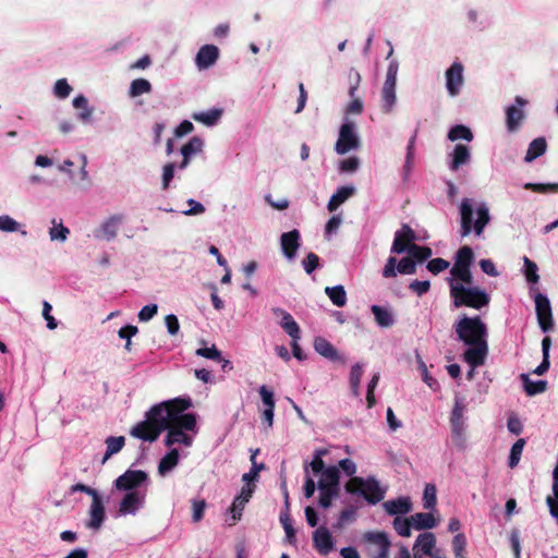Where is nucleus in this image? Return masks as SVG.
<instances>
[{
  "label": "nucleus",
  "instance_id": "obj_1",
  "mask_svg": "<svg viewBox=\"0 0 558 558\" xmlns=\"http://www.w3.org/2000/svg\"><path fill=\"white\" fill-rule=\"evenodd\" d=\"M190 405V401L180 399L155 405L148 412L147 420L132 428L131 435L146 441H155L161 430H168L165 438L167 447H191L198 429L196 415L184 412Z\"/></svg>",
  "mask_w": 558,
  "mask_h": 558
},
{
  "label": "nucleus",
  "instance_id": "obj_2",
  "mask_svg": "<svg viewBox=\"0 0 558 558\" xmlns=\"http://www.w3.org/2000/svg\"><path fill=\"white\" fill-rule=\"evenodd\" d=\"M456 333L466 347L464 361L473 367L485 363L488 353L487 327L478 317L462 315L454 324Z\"/></svg>",
  "mask_w": 558,
  "mask_h": 558
},
{
  "label": "nucleus",
  "instance_id": "obj_3",
  "mask_svg": "<svg viewBox=\"0 0 558 558\" xmlns=\"http://www.w3.org/2000/svg\"><path fill=\"white\" fill-rule=\"evenodd\" d=\"M450 296L456 307L468 306L475 310L486 307L490 302L489 294L482 288L462 279H448Z\"/></svg>",
  "mask_w": 558,
  "mask_h": 558
},
{
  "label": "nucleus",
  "instance_id": "obj_4",
  "mask_svg": "<svg viewBox=\"0 0 558 558\" xmlns=\"http://www.w3.org/2000/svg\"><path fill=\"white\" fill-rule=\"evenodd\" d=\"M461 235H469L472 230L481 236L485 227L490 221L489 208L486 203H481L476 208V220L473 221V204L470 198H463L460 204Z\"/></svg>",
  "mask_w": 558,
  "mask_h": 558
},
{
  "label": "nucleus",
  "instance_id": "obj_5",
  "mask_svg": "<svg viewBox=\"0 0 558 558\" xmlns=\"http://www.w3.org/2000/svg\"><path fill=\"white\" fill-rule=\"evenodd\" d=\"M345 489L351 494L364 497L371 504H377L385 497V490L374 478L352 477L345 484Z\"/></svg>",
  "mask_w": 558,
  "mask_h": 558
},
{
  "label": "nucleus",
  "instance_id": "obj_6",
  "mask_svg": "<svg viewBox=\"0 0 558 558\" xmlns=\"http://www.w3.org/2000/svg\"><path fill=\"white\" fill-rule=\"evenodd\" d=\"M474 259V254L471 247L462 246L456 254L454 264L450 269V277L448 279H462L469 283L473 282L471 272V265Z\"/></svg>",
  "mask_w": 558,
  "mask_h": 558
},
{
  "label": "nucleus",
  "instance_id": "obj_7",
  "mask_svg": "<svg viewBox=\"0 0 558 558\" xmlns=\"http://www.w3.org/2000/svg\"><path fill=\"white\" fill-rule=\"evenodd\" d=\"M360 147V137L356 132V125L353 121L345 118L335 145V150L339 155H344Z\"/></svg>",
  "mask_w": 558,
  "mask_h": 558
},
{
  "label": "nucleus",
  "instance_id": "obj_8",
  "mask_svg": "<svg viewBox=\"0 0 558 558\" xmlns=\"http://www.w3.org/2000/svg\"><path fill=\"white\" fill-rule=\"evenodd\" d=\"M363 541L367 544V551L372 558H388L391 543L385 532H366Z\"/></svg>",
  "mask_w": 558,
  "mask_h": 558
},
{
  "label": "nucleus",
  "instance_id": "obj_9",
  "mask_svg": "<svg viewBox=\"0 0 558 558\" xmlns=\"http://www.w3.org/2000/svg\"><path fill=\"white\" fill-rule=\"evenodd\" d=\"M397 73L398 63L391 62L387 69L386 80L381 89L383 110L386 113L391 112L396 105Z\"/></svg>",
  "mask_w": 558,
  "mask_h": 558
},
{
  "label": "nucleus",
  "instance_id": "obj_10",
  "mask_svg": "<svg viewBox=\"0 0 558 558\" xmlns=\"http://www.w3.org/2000/svg\"><path fill=\"white\" fill-rule=\"evenodd\" d=\"M146 490L125 492L119 502L118 514L121 517L136 515L144 508L146 502Z\"/></svg>",
  "mask_w": 558,
  "mask_h": 558
},
{
  "label": "nucleus",
  "instance_id": "obj_11",
  "mask_svg": "<svg viewBox=\"0 0 558 558\" xmlns=\"http://www.w3.org/2000/svg\"><path fill=\"white\" fill-rule=\"evenodd\" d=\"M147 473L141 470H128L113 483L120 492L141 490L140 487L147 481Z\"/></svg>",
  "mask_w": 558,
  "mask_h": 558
},
{
  "label": "nucleus",
  "instance_id": "obj_12",
  "mask_svg": "<svg viewBox=\"0 0 558 558\" xmlns=\"http://www.w3.org/2000/svg\"><path fill=\"white\" fill-rule=\"evenodd\" d=\"M416 270L415 262L411 257H403L399 263L396 257L390 256L383 269L385 278H393L397 274L412 275Z\"/></svg>",
  "mask_w": 558,
  "mask_h": 558
},
{
  "label": "nucleus",
  "instance_id": "obj_13",
  "mask_svg": "<svg viewBox=\"0 0 558 558\" xmlns=\"http://www.w3.org/2000/svg\"><path fill=\"white\" fill-rule=\"evenodd\" d=\"M535 310L537 322L544 332L549 331L553 326V313L548 298L542 293L535 295Z\"/></svg>",
  "mask_w": 558,
  "mask_h": 558
},
{
  "label": "nucleus",
  "instance_id": "obj_14",
  "mask_svg": "<svg viewBox=\"0 0 558 558\" xmlns=\"http://www.w3.org/2000/svg\"><path fill=\"white\" fill-rule=\"evenodd\" d=\"M464 405L457 400L451 412L450 424L453 441L461 446L463 444L464 434Z\"/></svg>",
  "mask_w": 558,
  "mask_h": 558
},
{
  "label": "nucleus",
  "instance_id": "obj_15",
  "mask_svg": "<svg viewBox=\"0 0 558 558\" xmlns=\"http://www.w3.org/2000/svg\"><path fill=\"white\" fill-rule=\"evenodd\" d=\"M414 231L409 226H402V228L395 233L391 252L395 254L408 253L410 246L414 244Z\"/></svg>",
  "mask_w": 558,
  "mask_h": 558
},
{
  "label": "nucleus",
  "instance_id": "obj_16",
  "mask_svg": "<svg viewBox=\"0 0 558 558\" xmlns=\"http://www.w3.org/2000/svg\"><path fill=\"white\" fill-rule=\"evenodd\" d=\"M88 515L89 520L86 522V527L98 531L106 519L105 505L100 495L92 499Z\"/></svg>",
  "mask_w": 558,
  "mask_h": 558
},
{
  "label": "nucleus",
  "instance_id": "obj_17",
  "mask_svg": "<svg viewBox=\"0 0 558 558\" xmlns=\"http://www.w3.org/2000/svg\"><path fill=\"white\" fill-rule=\"evenodd\" d=\"M271 313L280 319V327L291 337V339L301 338L300 327L290 313L280 307H272Z\"/></svg>",
  "mask_w": 558,
  "mask_h": 558
},
{
  "label": "nucleus",
  "instance_id": "obj_18",
  "mask_svg": "<svg viewBox=\"0 0 558 558\" xmlns=\"http://www.w3.org/2000/svg\"><path fill=\"white\" fill-rule=\"evenodd\" d=\"M463 84V66L461 63H453L446 71V87L451 96L459 94L460 88Z\"/></svg>",
  "mask_w": 558,
  "mask_h": 558
},
{
  "label": "nucleus",
  "instance_id": "obj_19",
  "mask_svg": "<svg viewBox=\"0 0 558 558\" xmlns=\"http://www.w3.org/2000/svg\"><path fill=\"white\" fill-rule=\"evenodd\" d=\"M123 215H113L109 217L106 221H104L98 230L97 238L104 239L106 241L113 240L118 230L123 222Z\"/></svg>",
  "mask_w": 558,
  "mask_h": 558
},
{
  "label": "nucleus",
  "instance_id": "obj_20",
  "mask_svg": "<svg viewBox=\"0 0 558 558\" xmlns=\"http://www.w3.org/2000/svg\"><path fill=\"white\" fill-rule=\"evenodd\" d=\"M313 542L314 547L322 555L329 554L335 547L331 533L325 526H320L314 532Z\"/></svg>",
  "mask_w": 558,
  "mask_h": 558
},
{
  "label": "nucleus",
  "instance_id": "obj_21",
  "mask_svg": "<svg viewBox=\"0 0 558 558\" xmlns=\"http://www.w3.org/2000/svg\"><path fill=\"white\" fill-rule=\"evenodd\" d=\"M318 490H338L339 492V470L337 466L326 468L322 473L317 484Z\"/></svg>",
  "mask_w": 558,
  "mask_h": 558
},
{
  "label": "nucleus",
  "instance_id": "obj_22",
  "mask_svg": "<svg viewBox=\"0 0 558 558\" xmlns=\"http://www.w3.org/2000/svg\"><path fill=\"white\" fill-rule=\"evenodd\" d=\"M219 51L218 48L214 45H205L203 46L195 58V62L198 69H208L218 59Z\"/></svg>",
  "mask_w": 558,
  "mask_h": 558
},
{
  "label": "nucleus",
  "instance_id": "obj_23",
  "mask_svg": "<svg viewBox=\"0 0 558 558\" xmlns=\"http://www.w3.org/2000/svg\"><path fill=\"white\" fill-rule=\"evenodd\" d=\"M300 234L298 230H292L290 232H286L281 235L280 244L281 250L284 254V256L288 259H293L296 255V251L300 246L299 243Z\"/></svg>",
  "mask_w": 558,
  "mask_h": 558
},
{
  "label": "nucleus",
  "instance_id": "obj_24",
  "mask_svg": "<svg viewBox=\"0 0 558 558\" xmlns=\"http://www.w3.org/2000/svg\"><path fill=\"white\" fill-rule=\"evenodd\" d=\"M259 396L265 405L263 411V420L267 423V427L271 428L274 423V411H275V398L274 392L266 386L259 387Z\"/></svg>",
  "mask_w": 558,
  "mask_h": 558
},
{
  "label": "nucleus",
  "instance_id": "obj_25",
  "mask_svg": "<svg viewBox=\"0 0 558 558\" xmlns=\"http://www.w3.org/2000/svg\"><path fill=\"white\" fill-rule=\"evenodd\" d=\"M515 104L518 107L510 106L507 109V128L509 131H514L524 119V112L522 108L525 106L526 101L518 96L515 98Z\"/></svg>",
  "mask_w": 558,
  "mask_h": 558
},
{
  "label": "nucleus",
  "instance_id": "obj_26",
  "mask_svg": "<svg viewBox=\"0 0 558 558\" xmlns=\"http://www.w3.org/2000/svg\"><path fill=\"white\" fill-rule=\"evenodd\" d=\"M387 513L391 515L407 514L412 510V501L409 497H399L393 500H388L383 505Z\"/></svg>",
  "mask_w": 558,
  "mask_h": 558
},
{
  "label": "nucleus",
  "instance_id": "obj_27",
  "mask_svg": "<svg viewBox=\"0 0 558 558\" xmlns=\"http://www.w3.org/2000/svg\"><path fill=\"white\" fill-rule=\"evenodd\" d=\"M203 146H204V142L197 136L192 137L185 145H183L181 147V154L183 156V160L180 163L179 168L185 169L190 163L191 157L201 153L203 149Z\"/></svg>",
  "mask_w": 558,
  "mask_h": 558
},
{
  "label": "nucleus",
  "instance_id": "obj_28",
  "mask_svg": "<svg viewBox=\"0 0 558 558\" xmlns=\"http://www.w3.org/2000/svg\"><path fill=\"white\" fill-rule=\"evenodd\" d=\"M223 113L221 108H213L207 111L194 112L192 118L206 126H214L219 122Z\"/></svg>",
  "mask_w": 558,
  "mask_h": 558
},
{
  "label": "nucleus",
  "instance_id": "obj_29",
  "mask_svg": "<svg viewBox=\"0 0 558 558\" xmlns=\"http://www.w3.org/2000/svg\"><path fill=\"white\" fill-rule=\"evenodd\" d=\"M471 159V153L468 146L457 144L451 154L450 169L458 170L461 166L468 163Z\"/></svg>",
  "mask_w": 558,
  "mask_h": 558
},
{
  "label": "nucleus",
  "instance_id": "obj_30",
  "mask_svg": "<svg viewBox=\"0 0 558 558\" xmlns=\"http://www.w3.org/2000/svg\"><path fill=\"white\" fill-rule=\"evenodd\" d=\"M412 526L413 529L421 530H429L438 524V520L434 517L433 513L418 512L411 515Z\"/></svg>",
  "mask_w": 558,
  "mask_h": 558
},
{
  "label": "nucleus",
  "instance_id": "obj_31",
  "mask_svg": "<svg viewBox=\"0 0 558 558\" xmlns=\"http://www.w3.org/2000/svg\"><path fill=\"white\" fill-rule=\"evenodd\" d=\"M355 76V83L351 85L349 89V95L351 97V101L347 106V113L348 114H360L363 111V101L360 98L355 97V92L359 87V83L361 80V76L357 72L354 73Z\"/></svg>",
  "mask_w": 558,
  "mask_h": 558
},
{
  "label": "nucleus",
  "instance_id": "obj_32",
  "mask_svg": "<svg viewBox=\"0 0 558 558\" xmlns=\"http://www.w3.org/2000/svg\"><path fill=\"white\" fill-rule=\"evenodd\" d=\"M179 463V451L178 449H171L159 462L158 473L160 476H166L172 471Z\"/></svg>",
  "mask_w": 558,
  "mask_h": 558
},
{
  "label": "nucleus",
  "instance_id": "obj_33",
  "mask_svg": "<svg viewBox=\"0 0 558 558\" xmlns=\"http://www.w3.org/2000/svg\"><path fill=\"white\" fill-rule=\"evenodd\" d=\"M353 186H342L330 197L327 208L329 211H335L341 204H343L354 193Z\"/></svg>",
  "mask_w": 558,
  "mask_h": 558
},
{
  "label": "nucleus",
  "instance_id": "obj_34",
  "mask_svg": "<svg viewBox=\"0 0 558 558\" xmlns=\"http://www.w3.org/2000/svg\"><path fill=\"white\" fill-rule=\"evenodd\" d=\"M314 349L315 351L320 354L324 357L330 359V360H337L338 352L333 348V345L325 338L317 337L314 340Z\"/></svg>",
  "mask_w": 558,
  "mask_h": 558
},
{
  "label": "nucleus",
  "instance_id": "obj_35",
  "mask_svg": "<svg viewBox=\"0 0 558 558\" xmlns=\"http://www.w3.org/2000/svg\"><path fill=\"white\" fill-rule=\"evenodd\" d=\"M414 546L421 549L424 555H432L436 546V537L430 532L422 533L417 536Z\"/></svg>",
  "mask_w": 558,
  "mask_h": 558
},
{
  "label": "nucleus",
  "instance_id": "obj_36",
  "mask_svg": "<svg viewBox=\"0 0 558 558\" xmlns=\"http://www.w3.org/2000/svg\"><path fill=\"white\" fill-rule=\"evenodd\" d=\"M546 147L547 144L544 137L533 140L529 145L524 160L526 162L535 160L546 151Z\"/></svg>",
  "mask_w": 558,
  "mask_h": 558
},
{
  "label": "nucleus",
  "instance_id": "obj_37",
  "mask_svg": "<svg viewBox=\"0 0 558 558\" xmlns=\"http://www.w3.org/2000/svg\"><path fill=\"white\" fill-rule=\"evenodd\" d=\"M371 310L378 326L388 328L393 325V316L389 310L379 305H373Z\"/></svg>",
  "mask_w": 558,
  "mask_h": 558
},
{
  "label": "nucleus",
  "instance_id": "obj_38",
  "mask_svg": "<svg viewBox=\"0 0 558 558\" xmlns=\"http://www.w3.org/2000/svg\"><path fill=\"white\" fill-rule=\"evenodd\" d=\"M325 293L336 306L342 307L347 304V292L343 286L326 287Z\"/></svg>",
  "mask_w": 558,
  "mask_h": 558
},
{
  "label": "nucleus",
  "instance_id": "obj_39",
  "mask_svg": "<svg viewBox=\"0 0 558 558\" xmlns=\"http://www.w3.org/2000/svg\"><path fill=\"white\" fill-rule=\"evenodd\" d=\"M73 107L76 108V109H81L82 112L78 114V118L84 121V122H88L90 121L92 117H93V108H90L88 106V101L86 99L85 96L83 95H78L76 96L73 101Z\"/></svg>",
  "mask_w": 558,
  "mask_h": 558
},
{
  "label": "nucleus",
  "instance_id": "obj_40",
  "mask_svg": "<svg viewBox=\"0 0 558 558\" xmlns=\"http://www.w3.org/2000/svg\"><path fill=\"white\" fill-rule=\"evenodd\" d=\"M521 379L523 381L525 392L529 396H534V395L544 392L546 389V386H547V383L545 380L532 381L529 378V375H526V374H522Z\"/></svg>",
  "mask_w": 558,
  "mask_h": 558
},
{
  "label": "nucleus",
  "instance_id": "obj_41",
  "mask_svg": "<svg viewBox=\"0 0 558 558\" xmlns=\"http://www.w3.org/2000/svg\"><path fill=\"white\" fill-rule=\"evenodd\" d=\"M151 92V84L146 78H136L131 82L129 95L137 97Z\"/></svg>",
  "mask_w": 558,
  "mask_h": 558
},
{
  "label": "nucleus",
  "instance_id": "obj_42",
  "mask_svg": "<svg viewBox=\"0 0 558 558\" xmlns=\"http://www.w3.org/2000/svg\"><path fill=\"white\" fill-rule=\"evenodd\" d=\"M106 446H107V449H106L105 457L102 459V463H105L112 454L118 453L123 448L124 437L123 436L108 437L106 439Z\"/></svg>",
  "mask_w": 558,
  "mask_h": 558
},
{
  "label": "nucleus",
  "instance_id": "obj_43",
  "mask_svg": "<svg viewBox=\"0 0 558 558\" xmlns=\"http://www.w3.org/2000/svg\"><path fill=\"white\" fill-rule=\"evenodd\" d=\"M551 345V340L549 337H545L542 341V352H543V361L542 363L534 369V374L543 375L549 368V350Z\"/></svg>",
  "mask_w": 558,
  "mask_h": 558
},
{
  "label": "nucleus",
  "instance_id": "obj_44",
  "mask_svg": "<svg viewBox=\"0 0 558 558\" xmlns=\"http://www.w3.org/2000/svg\"><path fill=\"white\" fill-rule=\"evenodd\" d=\"M448 140L451 142H456L458 140L471 142L473 140V134L468 126L459 124L451 128V130L448 133Z\"/></svg>",
  "mask_w": 558,
  "mask_h": 558
},
{
  "label": "nucleus",
  "instance_id": "obj_45",
  "mask_svg": "<svg viewBox=\"0 0 558 558\" xmlns=\"http://www.w3.org/2000/svg\"><path fill=\"white\" fill-rule=\"evenodd\" d=\"M363 375V365L354 364L350 372V387L355 397H360V383Z\"/></svg>",
  "mask_w": 558,
  "mask_h": 558
},
{
  "label": "nucleus",
  "instance_id": "obj_46",
  "mask_svg": "<svg viewBox=\"0 0 558 558\" xmlns=\"http://www.w3.org/2000/svg\"><path fill=\"white\" fill-rule=\"evenodd\" d=\"M70 230L64 227L61 222L52 220V227L49 229V238L51 241L64 242L68 239Z\"/></svg>",
  "mask_w": 558,
  "mask_h": 558
},
{
  "label": "nucleus",
  "instance_id": "obj_47",
  "mask_svg": "<svg viewBox=\"0 0 558 558\" xmlns=\"http://www.w3.org/2000/svg\"><path fill=\"white\" fill-rule=\"evenodd\" d=\"M393 527L400 536L410 537L411 536V527H413L411 517H409V518L397 517L393 520Z\"/></svg>",
  "mask_w": 558,
  "mask_h": 558
},
{
  "label": "nucleus",
  "instance_id": "obj_48",
  "mask_svg": "<svg viewBox=\"0 0 558 558\" xmlns=\"http://www.w3.org/2000/svg\"><path fill=\"white\" fill-rule=\"evenodd\" d=\"M416 359H417V367L421 372V375H422V379L423 381L432 389H437L438 388V383L435 378L432 377V375L428 373V369H427V366L425 364V362L422 360V357L416 354Z\"/></svg>",
  "mask_w": 558,
  "mask_h": 558
},
{
  "label": "nucleus",
  "instance_id": "obj_49",
  "mask_svg": "<svg viewBox=\"0 0 558 558\" xmlns=\"http://www.w3.org/2000/svg\"><path fill=\"white\" fill-rule=\"evenodd\" d=\"M246 502L235 497L230 507V519L228 520L229 525H234L242 517V511L245 507Z\"/></svg>",
  "mask_w": 558,
  "mask_h": 558
},
{
  "label": "nucleus",
  "instance_id": "obj_50",
  "mask_svg": "<svg viewBox=\"0 0 558 558\" xmlns=\"http://www.w3.org/2000/svg\"><path fill=\"white\" fill-rule=\"evenodd\" d=\"M408 254L412 259H417L418 262H423L432 256V250L425 246H418L415 243L410 246Z\"/></svg>",
  "mask_w": 558,
  "mask_h": 558
},
{
  "label": "nucleus",
  "instance_id": "obj_51",
  "mask_svg": "<svg viewBox=\"0 0 558 558\" xmlns=\"http://www.w3.org/2000/svg\"><path fill=\"white\" fill-rule=\"evenodd\" d=\"M524 439H518L511 447L510 457H509V466L511 469L515 468L521 459V454L524 447Z\"/></svg>",
  "mask_w": 558,
  "mask_h": 558
},
{
  "label": "nucleus",
  "instance_id": "obj_52",
  "mask_svg": "<svg viewBox=\"0 0 558 558\" xmlns=\"http://www.w3.org/2000/svg\"><path fill=\"white\" fill-rule=\"evenodd\" d=\"M523 262H524V267H525L524 275H525L526 280L532 283H537L539 280V276L537 274V270H538L537 265L527 257H524Z\"/></svg>",
  "mask_w": 558,
  "mask_h": 558
},
{
  "label": "nucleus",
  "instance_id": "obj_53",
  "mask_svg": "<svg viewBox=\"0 0 558 558\" xmlns=\"http://www.w3.org/2000/svg\"><path fill=\"white\" fill-rule=\"evenodd\" d=\"M436 487L435 485L427 484L423 495V506L425 509H434L436 506Z\"/></svg>",
  "mask_w": 558,
  "mask_h": 558
},
{
  "label": "nucleus",
  "instance_id": "obj_54",
  "mask_svg": "<svg viewBox=\"0 0 558 558\" xmlns=\"http://www.w3.org/2000/svg\"><path fill=\"white\" fill-rule=\"evenodd\" d=\"M0 231L3 232H16L20 230V223L9 215L0 216Z\"/></svg>",
  "mask_w": 558,
  "mask_h": 558
},
{
  "label": "nucleus",
  "instance_id": "obj_55",
  "mask_svg": "<svg viewBox=\"0 0 558 558\" xmlns=\"http://www.w3.org/2000/svg\"><path fill=\"white\" fill-rule=\"evenodd\" d=\"M71 92L72 87L69 85L65 78H60L56 82L53 87L56 97L64 99L71 94Z\"/></svg>",
  "mask_w": 558,
  "mask_h": 558
},
{
  "label": "nucleus",
  "instance_id": "obj_56",
  "mask_svg": "<svg viewBox=\"0 0 558 558\" xmlns=\"http://www.w3.org/2000/svg\"><path fill=\"white\" fill-rule=\"evenodd\" d=\"M465 546H466L465 536L461 533H458L452 539V549L454 553V558L465 557L464 556Z\"/></svg>",
  "mask_w": 558,
  "mask_h": 558
},
{
  "label": "nucleus",
  "instance_id": "obj_57",
  "mask_svg": "<svg viewBox=\"0 0 558 558\" xmlns=\"http://www.w3.org/2000/svg\"><path fill=\"white\" fill-rule=\"evenodd\" d=\"M360 167V159L355 156L343 159L339 162V170L341 172H355Z\"/></svg>",
  "mask_w": 558,
  "mask_h": 558
},
{
  "label": "nucleus",
  "instance_id": "obj_58",
  "mask_svg": "<svg viewBox=\"0 0 558 558\" xmlns=\"http://www.w3.org/2000/svg\"><path fill=\"white\" fill-rule=\"evenodd\" d=\"M206 509V501L203 499H194L192 500V519L193 521L199 522L203 517Z\"/></svg>",
  "mask_w": 558,
  "mask_h": 558
},
{
  "label": "nucleus",
  "instance_id": "obj_59",
  "mask_svg": "<svg viewBox=\"0 0 558 558\" xmlns=\"http://www.w3.org/2000/svg\"><path fill=\"white\" fill-rule=\"evenodd\" d=\"M326 450L324 449H318L315 451L314 458L310 463V468L315 474L322 473L325 470V463L322 459V456H324Z\"/></svg>",
  "mask_w": 558,
  "mask_h": 558
},
{
  "label": "nucleus",
  "instance_id": "obj_60",
  "mask_svg": "<svg viewBox=\"0 0 558 558\" xmlns=\"http://www.w3.org/2000/svg\"><path fill=\"white\" fill-rule=\"evenodd\" d=\"M449 267V262L442 259V258H434L428 262L427 269L437 275L444 270H446Z\"/></svg>",
  "mask_w": 558,
  "mask_h": 558
},
{
  "label": "nucleus",
  "instance_id": "obj_61",
  "mask_svg": "<svg viewBox=\"0 0 558 558\" xmlns=\"http://www.w3.org/2000/svg\"><path fill=\"white\" fill-rule=\"evenodd\" d=\"M158 311V306L156 304L145 305L138 313L140 322H148L150 320Z\"/></svg>",
  "mask_w": 558,
  "mask_h": 558
},
{
  "label": "nucleus",
  "instance_id": "obj_62",
  "mask_svg": "<svg viewBox=\"0 0 558 558\" xmlns=\"http://www.w3.org/2000/svg\"><path fill=\"white\" fill-rule=\"evenodd\" d=\"M196 354L198 356H203V357L210 359V360H220V357H221L220 351L215 345H213L210 348L197 349Z\"/></svg>",
  "mask_w": 558,
  "mask_h": 558
},
{
  "label": "nucleus",
  "instance_id": "obj_63",
  "mask_svg": "<svg viewBox=\"0 0 558 558\" xmlns=\"http://www.w3.org/2000/svg\"><path fill=\"white\" fill-rule=\"evenodd\" d=\"M165 323L168 332L171 336H175L180 330V324L178 317L174 314H169L165 317Z\"/></svg>",
  "mask_w": 558,
  "mask_h": 558
},
{
  "label": "nucleus",
  "instance_id": "obj_64",
  "mask_svg": "<svg viewBox=\"0 0 558 558\" xmlns=\"http://www.w3.org/2000/svg\"><path fill=\"white\" fill-rule=\"evenodd\" d=\"M319 258L314 253H308L305 259L303 260L304 270L307 274H312L318 266Z\"/></svg>",
  "mask_w": 558,
  "mask_h": 558
}]
</instances>
